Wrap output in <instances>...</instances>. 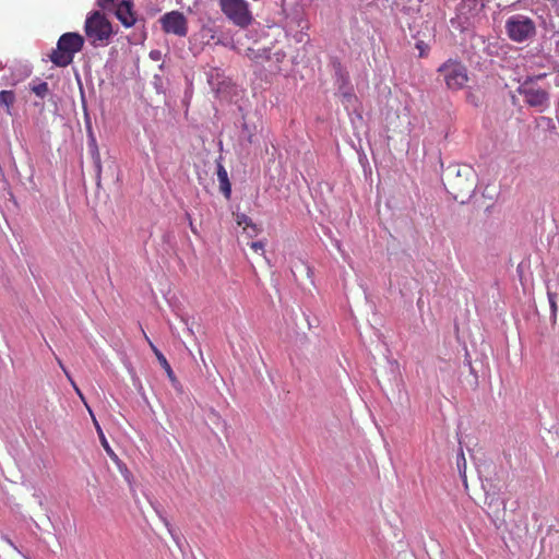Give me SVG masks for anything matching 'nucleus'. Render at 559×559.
<instances>
[{"instance_id": "f257e3e1", "label": "nucleus", "mask_w": 559, "mask_h": 559, "mask_svg": "<svg viewBox=\"0 0 559 559\" xmlns=\"http://www.w3.org/2000/svg\"><path fill=\"white\" fill-rule=\"evenodd\" d=\"M444 187L454 200L464 203L476 188L473 169L468 166H463L457 167L455 170H450L447 174Z\"/></svg>"}, {"instance_id": "f03ea898", "label": "nucleus", "mask_w": 559, "mask_h": 559, "mask_svg": "<svg viewBox=\"0 0 559 559\" xmlns=\"http://www.w3.org/2000/svg\"><path fill=\"white\" fill-rule=\"evenodd\" d=\"M84 46V37L74 32L62 34L57 47L50 52V61L60 68H66L73 62L75 53L80 52Z\"/></svg>"}, {"instance_id": "7ed1b4c3", "label": "nucleus", "mask_w": 559, "mask_h": 559, "mask_svg": "<svg viewBox=\"0 0 559 559\" xmlns=\"http://www.w3.org/2000/svg\"><path fill=\"white\" fill-rule=\"evenodd\" d=\"M84 32L93 47H104L108 45L112 35V26L103 13L94 11L85 20Z\"/></svg>"}, {"instance_id": "20e7f679", "label": "nucleus", "mask_w": 559, "mask_h": 559, "mask_svg": "<svg viewBox=\"0 0 559 559\" xmlns=\"http://www.w3.org/2000/svg\"><path fill=\"white\" fill-rule=\"evenodd\" d=\"M447 87L451 91L462 90L468 82L466 67L456 59H449L438 68Z\"/></svg>"}, {"instance_id": "39448f33", "label": "nucleus", "mask_w": 559, "mask_h": 559, "mask_svg": "<svg viewBox=\"0 0 559 559\" xmlns=\"http://www.w3.org/2000/svg\"><path fill=\"white\" fill-rule=\"evenodd\" d=\"M506 31L511 40L523 43L535 35L536 26L531 17L516 14L507 20Z\"/></svg>"}, {"instance_id": "423d86ee", "label": "nucleus", "mask_w": 559, "mask_h": 559, "mask_svg": "<svg viewBox=\"0 0 559 559\" xmlns=\"http://www.w3.org/2000/svg\"><path fill=\"white\" fill-rule=\"evenodd\" d=\"M223 13L237 26L247 27L253 17L246 0H219Z\"/></svg>"}, {"instance_id": "0eeeda50", "label": "nucleus", "mask_w": 559, "mask_h": 559, "mask_svg": "<svg viewBox=\"0 0 559 559\" xmlns=\"http://www.w3.org/2000/svg\"><path fill=\"white\" fill-rule=\"evenodd\" d=\"M519 93L524 97V102L531 107H537L540 111L548 106L549 94L547 91L531 85L525 82L520 88Z\"/></svg>"}, {"instance_id": "6e6552de", "label": "nucleus", "mask_w": 559, "mask_h": 559, "mask_svg": "<svg viewBox=\"0 0 559 559\" xmlns=\"http://www.w3.org/2000/svg\"><path fill=\"white\" fill-rule=\"evenodd\" d=\"M162 26L166 33L178 36H186L188 32L187 20L185 15L178 11L166 13L162 19Z\"/></svg>"}, {"instance_id": "1a4fd4ad", "label": "nucleus", "mask_w": 559, "mask_h": 559, "mask_svg": "<svg viewBox=\"0 0 559 559\" xmlns=\"http://www.w3.org/2000/svg\"><path fill=\"white\" fill-rule=\"evenodd\" d=\"M132 7V0H121L114 10L117 19L126 27H131L136 21Z\"/></svg>"}, {"instance_id": "9d476101", "label": "nucleus", "mask_w": 559, "mask_h": 559, "mask_svg": "<svg viewBox=\"0 0 559 559\" xmlns=\"http://www.w3.org/2000/svg\"><path fill=\"white\" fill-rule=\"evenodd\" d=\"M216 174L219 182V190L224 197L229 200L231 197V185L228 178V173L221 160L216 162Z\"/></svg>"}, {"instance_id": "9b49d317", "label": "nucleus", "mask_w": 559, "mask_h": 559, "mask_svg": "<svg viewBox=\"0 0 559 559\" xmlns=\"http://www.w3.org/2000/svg\"><path fill=\"white\" fill-rule=\"evenodd\" d=\"M143 334H144V338L146 340V342L148 343L151 349L153 350V353L155 354L158 362L160 364V366L163 367V369L166 371L167 373V377L168 379L175 383L177 382V378L168 362V360L166 359V357L164 356V354L153 344V342L148 338V336L145 334V332L143 331Z\"/></svg>"}, {"instance_id": "f8f14e48", "label": "nucleus", "mask_w": 559, "mask_h": 559, "mask_svg": "<svg viewBox=\"0 0 559 559\" xmlns=\"http://www.w3.org/2000/svg\"><path fill=\"white\" fill-rule=\"evenodd\" d=\"M15 102V94L13 91L0 92V111L3 110L7 115H11V108Z\"/></svg>"}, {"instance_id": "ddd939ff", "label": "nucleus", "mask_w": 559, "mask_h": 559, "mask_svg": "<svg viewBox=\"0 0 559 559\" xmlns=\"http://www.w3.org/2000/svg\"><path fill=\"white\" fill-rule=\"evenodd\" d=\"M236 223L237 225L242 226L243 230H247L249 228L252 229V234H250V237L257 236L260 231L258 226L252 222V219L243 213L236 214Z\"/></svg>"}, {"instance_id": "4468645a", "label": "nucleus", "mask_w": 559, "mask_h": 559, "mask_svg": "<svg viewBox=\"0 0 559 559\" xmlns=\"http://www.w3.org/2000/svg\"><path fill=\"white\" fill-rule=\"evenodd\" d=\"M92 419H93V423H94V426L96 428V431H97V435H98V438H99V441H100V444L102 447L104 448V450L106 451V453L111 457V459H116L117 455L116 453L114 452V450L111 449V447L109 445L104 432H103V429L100 428L98 421L96 420L95 416L92 414Z\"/></svg>"}, {"instance_id": "2eb2a0df", "label": "nucleus", "mask_w": 559, "mask_h": 559, "mask_svg": "<svg viewBox=\"0 0 559 559\" xmlns=\"http://www.w3.org/2000/svg\"><path fill=\"white\" fill-rule=\"evenodd\" d=\"M246 56L254 62H263L264 60H271V56L267 49L255 50L253 48H248L246 51Z\"/></svg>"}, {"instance_id": "dca6fc26", "label": "nucleus", "mask_w": 559, "mask_h": 559, "mask_svg": "<svg viewBox=\"0 0 559 559\" xmlns=\"http://www.w3.org/2000/svg\"><path fill=\"white\" fill-rule=\"evenodd\" d=\"M90 150H91V155H92L95 168H96L97 177L99 178L100 173H102V160H100V153L97 147L95 139H92V142L90 144Z\"/></svg>"}, {"instance_id": "f3484780", "label": "nucleus", "mask_w": 559, "mask_h": 559, "mask_svg": "<svg viewBox=\"0 0 559 559\" xmlns=\"http://www.w3.org/2000/svg\"><path fill=\"white\" fill-rule=\"evenodd\" d=\"M456 466L461 478L463 479L464 484H466V459L462 449L456 459Z\"/></svg>"}, {"instance_id": "a211bd4d", "label": "nucleus", "mask_w": 559, "mask_h": 559, "mask_svg": "<svg viewBox=\"0 0 559 559\" xmlns=\"http://www.w3.org/2000/svg\"><path fill=\"white\" fill-rule=\"evenodd\" d=\"M31 90L36 96H38L40 98H44L48 94V91H49L48 84L46 82H40L36 85H33L31 87Z\"/></svg>"}, {"instance_id": "6ab92c4d", "label": "nucleus", "mask_w": 559, "mask_h": 559, "mask_svg": "<svg viewBox=\"0 0 559 559\" xmlns=\"http://www.w3.org/2000/svg\"><path fill=\"white\" fill-rule=\"evenodd\" d=\"M97 4L103 10L112 11L115 10L117 3L116 0H97Z\"/></svg>"}, {"instance_id": "aec40b11", "label": "nucleus", "mask_w": 559, "mask_h": 559, "mask_svg": "<svg viewBox=\"0 0 559 559\" xmlns=\"http://www.w3.org/2000/svg\"><path fill=\"white\" fill-rule=\"evenodd\" d=\"M548 298H549L551 312H552V314H556V312H557L556 294L548 293Z\"/></svg>"}, {"instance_id": "412c9836", "label": "nucleus", "mask_w": 559, "mask_h": 559, "mask_svg": "<svg viewBox=\"0 0 559 559\" xmlns=\"http://www.w3.org/2000/svg\"><path fill=\"white\" fill-rule=\"evenodd\" d=\"M73 389L75 391V393L79 395V397L82 400V402L85 404L88 413L92 415V409L90 408V406L87 405L86 401H85V397L83 395V393L81 392V390L79 389V386L76 385V383H73Z\"/></svg>"}, {"instance_id": "4be33fe9", "label": "nucleus", "mask_w": 559, "mask_h": 559, "mask_svg": "<svg viewBox=\"0 0 559 559\" xmlns=\"http://www.w3.org/2000/svg\"><path fill=\"white\" fill-rule=\"evenodd\" d=\"M416 48L419 50V56L425 57L427 55L428 46L424 41H418Z\"/></svg>"}, {"instance_id": "5701e85b", "label": "nucleus", "mask_w": 559, "mask_h": 559, "mask_svg": "<svg viewBox=\"0 0 559 559\" xmlns=\"http://www.w3.org/2000/svg\"><path fill=\"white\" fill-rule=\"evenodd\" d=\"M250 248L255 252H258L260 250L263 251L264 243L262 241H254V242H251Z\"/></svg>"}, {"instance_id": "b1692460", "label": "nucleus", "mask_w": 559, "mask_h": 559, "mask_svg": "<svg viewBox=\"0 0 559 559\" xmlns=\"http://www.w3.org/2000/svg\"><path fill=\"white\" fill-rule=\"evenodd\" d=\"M273 56L277 62H282L284 60V58L286 57V53L283 50H278V51H275L273 53Z\"/></svg>"}, {"instance_id": "393cba45", "label": "nucleus", "mask_w": 559, "mask_h": 559, "mask_svg": "<svg viewBox=\"0 0 559 559\" xmlns=\"http://www.w3.org/2000/svg\"><path fill=\"white\" fill-rule=\"evenodd\" d=\"M150 57L153 59V60H159L160 58V51L158 50H152L151 53H150Z\"/></svg>"}, {"instance_id": "a878e982", "label": "nucleus", "mask_w": 559, "mask_h": 559, "mask_svg": "<svg viewBox=\"0 0 559 559\" xmlns=\"http://www.w3.org/2000/svg\"><path fill=\"white\" fill-rule=\"evenodd\" d=\"M63 372H64V374H66L67 379L70 381L71 385L73 386V383H75V382H74V380L72 379V377H71L70 372L68 371V369H67V368H63Z\"/></svg>"}, {"instance_id": "bb28decb", "label": "nucleus", "mask_w": 559, "mask_h": 559, "mask_svg": "<svg viewBox=\"0 0 559 559\" xmlns=\"http://www.w3.org/2000/svg\"><path fill=\"white\" fill-rule=\"evenodd\" d=\"M63 372H64V374H66L67 379L70 381L71 385L73 386V383H75V382H74V380L72 379V377H71L70 372L68 371V369H67V368H63Z\"/></svg>"}, {"instance_id": "cd10ccee", "label": "nucleus", "mask_w": 559, "mask_h": 559, "mask_svg": "<svg viewBox=\"0 0 559 559\" xmlns=\"http://www.w3.org/2000/svg\"><path fill=\"white\" fill-rule=\"evenodd\" d=\"M344 98L347 99V102L356 100V96L354 94H345Z\"/></svg>"}, {"instance_id": "c85d7f7f", "label": "nucleus", "mask_w": 559, "mask_h": 559, "mask_svg": "<svg viewBox=\"0 0 559 559\" xmlns=\"http://www.w3.org/2000/svg\"><path fill=\"white\" fill-rule=\"evenodd\" d=\"M56 359H57L59 367L63 370V368H66V366L63 365L62 360L59 359L58 357Z\"/></svg>"}, {"instance_id": "c756f323", "label": "nucleus", "mask_w": 559, "mask_h": 559, "mask_svg": "<svg viewBox=\"0 0 559 559\" xmlns=\"http://www.w3.org/2000/svg\"><path fill=\"white\" fill-rule=\"evenodd\" d=\"M188 217H189V221H190V222H189V224H190L191 230L195 234V233H197V230H195V229H194V227H193V224H192V221H191L190 215H188Z\"/></svg>"}, {"instance_id": "7c9ffc66", "label": "nucleus", "mask_w": 559, "mask_h": 559, "mask_svg": "<svg viewBox=\"0 0 559 559\" xmlns=\"http://www.w3.org/2000/svg\"><path fill=\"white\" fill-rule=\"evenodd\" d=\"M246 231L248 233V236L250 237V234H252V229L249 228Z\"/></svg>"}, {"instance_id": "2f4dec72", "label": "nucleus", "mask_w": 559, "mask_h": 559, "mask_svg": "<svg viewBox=\"0 0 559 559\" xmlns=\"http://www.w3.org/2000/svg\"><path fill=\"white\" fill-rule=\"evenodd\" d=\"M544 76H545V74H540V75H537L536 79L538 80V79H542Z\"/></svg>"}, {"instance_id": "473e14b6", "label": "nucleus", "mask_w": 559, "mask_h": 559, "mask_svg": "<svg viewBox=\"0 0 559 559\" xmlns=\"http://www.w3.org/2000/svg\"><path fill=\"white\" fill-rule=\"evenodd\" d=\"M556 11H557V14L559 15V5L557 7Z\"/></svg>"}]
</instances>
